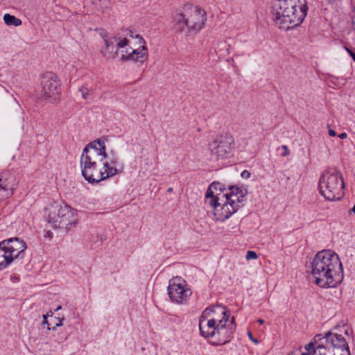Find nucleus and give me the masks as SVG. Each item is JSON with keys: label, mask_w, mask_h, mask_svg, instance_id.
I'll list each match as a JSON object with an SVG mask.
<instances>
[{"label": "nucleus", "mask_w": 355, "mask_h": 355, "mask_svg": "<svg viewBox=\"0 0 355 355\" xmlns=\"http://www.w3.org/2000/svg\"><path fill=\"white\" fill-rule=\"evenodd\" d=\"M104 141H94L84 148L80 157L81 173L89 182H99L118 173L117 169L107 161Z\"/></svg>", "instance_id": "1"}, {"label": "nucleus", "mask_w": 355, "mask_h": 355, "mask_svg": "<svg viewBox=\"0 0 355 355\" xmlns=\"http://www.w3.org/2000/svg\"><path fill=\"white\" fill-rule=\"evenodd\" d=\"M243 198L239 188L231 187L226 190L219 182H214L208 187L205 204L211 208L215 220L223 222L239 209Z\"/></svg>", "instance_id": "2"}, {"label": "nucleus", "mask_w": 355, "mask_h": 355, "mask_svg": "<svg viewBox=\"0 0 355 355\" xmlns=\"http://www.w3.org/2000/svg\"><path fill=\"white\" fill-rule=\"evenodd\" d=\"M314 282L321 288H335L343 277V266L336 253L331 250L318 252L311 261Z\"/></svg>", "instance_id": "3"}, {"label": "nucleus", "mask_w": 355, "mask_h": 355, "mask_svg": "<svg viewBox=\"0 0 355 355\" xmlns=\"http://www.w3.org/2000/svg\"><path fill=\"white\" fill-rule=\"evenodd\" d=\"M306 0H277L273 8V19L280 29L298 26L307 14Z\"/></svg>", "instance_id": "4"}, {"label": "nucleus", "mask_w": 355, "mask_h": 355, "mask_svg": "<svg viewBox=\"0 0 355 355\" xmlns=\"http://www.w3.org/2000/svg\"><path fill=\"white\" fill-rule=\"evenodd\" d=\"M115 42L118 54H120L122 60L144 62L147 57L145 41L131 30L126 31L125 37H116Z\"/></svg>", "instance_id": "5"}, {"label": "nucleus", "mask_w": 355, "mask_h": 355, "mask_svg": "<svg viewBox=\"0 0 355 355\" xmlns=\"http://www.w3.org/2000/svg\"><path fill=\"white\" fill-rule=\"evenodd\" d=\"M206 20L205 12L196 7H185L178 13L173 21V28L178 32L195 34L201 30Z\"/></svg>", "instance_id": "6"}, {"label": "nucleus", "mask_w": 355, "mask_h": 355, "mask_svg": "<svg viewBox=\"0 0 355 355\" xmlns=\"http://www.w3.org/2000/svg\"><path fill=\"white\" fill-rule=\"evenodd\" d=\"M46 221L54 229L68 230L77 221L76 211L66 205L54 202L44 209Z\"/></svg>", "instance_id": "7"}, {"label": "nucleus", "mask_w": 355, "mask_h": 355, "mask_svg": "<svg viewBox=\"0 0 355 355\" xmlns=\"http://www.w3.org/2000/svg\"><path fill=\"white\" fill-rule=\"evenodd\" d=\"M320 194L327 200H340L344 195V181L336 169H327L320 177L318 183Z\"/></svg>", "instance_id": "8"}, {"label": "nucleus", "mask_w": 355, "mask_h": 355, "mask_svg": "<svg viewBox=\"0 0 355 355\" xmlns=\"http://www.w3.org/2000/svg\"><path fill=\"white\" fill-rule=\"evenodd\" d=\"M234 318H232V327L229 328V331H224L223 329H218V325L214 320L209 318L204 313H202L199 319V328L201 335L205 338L214 337L218 336L219 337V342L222 344L226 343L231 334L234 329Z\"/></svg>", "instance_id": "9"}, {"label": "nucleus", "mask_w": 355, "mask_h": 355, "mask_svg": "<svg viewBox=\"0 0 355 355\" xmlns=\"http://www.w3.org/2000/svg\"><path fill=\"white\" fill-rule=\"evenodd\" d=\"M235 141L229 134L216 135L209 144L208 148L212 157L218 159H224L230 156L234 148Z\"/></svg>", "instance_id": "10"}, {"label": "nucleus", "mask_w": 355, "mask_h": 355, "mask_svg": "<svg viewBox=\"0 0 355 355\" xmlns=\"http://www.w3.org/2000/svg\"><path fill=\"white\" fill-rule=\"evenodd\" d=\"M168 293L173 302L183 304L188 300L191 291L183 279L175 277L169 281Z\"/></svg>", "instance_id": "11"}, {"label": "nucleus", "mask_w": 355, "mask_h": 355, "mask_svg": "<svg viewBox=\"0 0 355 355\" xmlns=\"http://www.w3.org/2000/svg\"><path fill=\"white\" fill-rule=\"evenodd\" d=\"M202 313L211 318L212 321L217 324L218 329H223L229 331V328L232 327V322L226 327L228 321L230 313L226 308L222 305H216L207 308Z\"/></svg>", "instance_id": "12"}, {"label": "nucleus", "mask_w": 355, "mask_h": 355, "mask_svg": "<svg viewBox=\"0 0 355 355\" xmlns=\"http://www.w3.org/2000/svg\"><path fill=\"white\" fill-rule=\"evenodd\" d=\"M0 246L4 250L6 257L9 260V264L16 259L27 248L26 244L18 238L10 239L7 241H3L0 243Z\"/></svg>", "instance_id": "13"}, {"label": "nucleus", "mask_w": 355, "mask_h": 355, "mask_svg": "<svg viewBox=\"0 0 355 355\" xmlns=\"http://www.w3.org/2000/svg\"><path fill=\"white\" fill-rule=\"evenodd\" d=\"M325 340L334 351L340 350L341 354L350 355L347 343L341 335L328 332L325 334Z\"/></svg>", "instance_id": "14"}, {"label": "nucleus", "mask_w": 355, "mask_h": 355, "mask_svg": "<svg viewBox=\"0 0 355 355\" xmlns=\"http://www.w3.org/2000/svg\"><path fill=\"white\" fill-rule=\"evenodd\" d=\"M40 85L42 89H58L60 86V81L55 73L47 71L40 76Z\"/></svg>", "instance_id": "15"}, {"label": "nucleus", "mask_w": 355, "mask_h": 355, "mask_svg": "<svg viewBox=\"0 0 355 355\" xmlns=\"http://www.w3.org/2000/svg\"><path fill=\"white\" fill-rule=\"evenodd\" d=\"M13 184L10 178H0V200H5L13 195Z\"/></svg>", "instance_id": "16"}, {"label": "nucleus", "mask_w": 355, "mask_h": 355, "mask_svg": "<svg viewBox=\"0 0 355 355\" xmlns=\"http://www.w3.org/2000/svg\"><path fill=\"white\" fill-rule=\"evenodd\" d=\"M105 46L101 49V53L106 59H114L118 55L117 48L113 44V42L107 38H104Z\"/></svg>", "instance_id": "17"}, {"label": "nucleus", "mask_w": 355, "mask_h": 355, "mask_svg": "<svg viewBox=\"0 0 355 355\" xmlns=\"http://www.w3.org/2000/svg\"><path fill=\"white\" fill-rule=\"evenodd\" d=\"M40 96L42 100L51 103H55L60 101L61 94L58 90H39Z\"/></svg>", "instance_id": "18"}, {"label": "nucleus", "mask_w": 355, "mask_h": 355, "mask_svg": "<svg viewBox=\"0 0 355 355\" xmlns=\"http://www.w3.org/2000/svg\"><path fill=\"white\" fill-rule=\"evenodd\" d=\"M3 19L4 23L8 26H19L22 24V21L20 19L17 18L14 15H11L8 13L5 14Z\"/></svg>", "instance_id": "19"}, {"label": "nucleus", "mask_w": 355, "mask_h": 355, "mask_svg": "<svg viewBox=\"0 0 355 355\" xmlns=\"http://www.w3.org/2000/svg\"><path fill=\"white\" fill-rule=\"evenodd\" d=\"M9 265V260L6 257L4 250L0 246V270Z\"/></svg>", "instance_id": "20"}, {"label": "nucleus", "mask_w": 355, "mask_h": 355, "mask_svg": "<svg viewBox=\"0 0 355 355\" xmlns=\"http://www.w3.org/2000/svg\"><path fill=\"white\" fill-rule=\"evenodd\" d=\"M315 344L314 343L311 342L305 346V349H306L307 352H311V350L313 349V352L315 353V348L319 351L324 348L323 345H320V344L316 345V346H315Z\"/></svg>", "instance_id": "21"}, {"label": "nucleus", "mask_w": 355, "mask_h": 355, "mask_svg": "<svg viewBox=\"0 0 355 355\" xmlns=\"http://www.w3.org/2000/svg\"><path fill=\"white\" fill-rule=\"evenodd\" d=\"M258 257L257 253L254 251H248L246 254V259L248 260L250 259H257Z\"/></svg>", "instance_id": "22"}, {"label": "nucleus", "mask_w": 355, "mask_h": 355, "mask_svg": "<svg viewBox=\"0 0 355 355\" xmlns=\"http://www.w3.org/2000/svg\"><path fill=\"white\" fill-rule=\"evenodd\" d=\"M325 338V336H323L322 334H317L315 337H314V343L315 345H318V342L322 340V339Z\"/></svg>", "instance_id": "23"}, {"label": "nucleus", "mask_w": 355, "mask_h": 355, "mask_svg": "<svg viewBox=\"0 0 355 355\" xmlns=\"http://www.w3.org/2000/svg\"><path fill=\"white\" fill-rule=\"evenodd\" d=\"M282 148H283V150H284V152H283V153H282V155L283 157L288 156V155H289V153H290V151H289V150H288V148L287 146L284 145V146H282Z\"/></svg>", "instance_id": "24"}, {"label": "nucleus", "mask_w": 355, "mask_h": 355, "mask_svg": "<svg viewBox=\"0 0 355 355\" xmlns=\"http://www.w3.org/2000/svg\"><path fill=\"white\" fill-rule=\"evenodd\" d=\"M79 91L81 92L82 97L84 99L88 98L90 94L88 90H87L86 92H84V90H79Z\"/></svg>", "instance_id": "25"}, {"label": "nucleus", "mask_w": 355, "mask_h": 355, "mask_svg": "<svg viewBox=\"0 0 355 355\" xmlns=\"http://www.w3.org/2000/svg\"><path fill=\"white\" fill-rule=\"evenodd\" d=\"M248 337L249 338L253 341L254 343L257 344L259 343L258 340L256 339V338H254L253 336H252V334L250 332V331H248Z\"/></svg>", "instance_id": "26"}, {"label": "nucleus", "mask_w": 355, "mask_h": 355, "mask_svg": "<svg viewBox=\"0 0 355 355\" xmlns=\"http://www.w3.org/2000/svg\"><path fill=\"white\" fill-rule=\"evenodd\" d=\"M242 177L243 178H250V172H248V171H244L242 174H241Z\"/></svg>", "instance_id": "27"}, {"label": "nucleus", "mask_w": 355, "mask_h": 355, "mask_svg": "<svg viewBox=\"0 0 355 355\" xmlns=\"http://www.w3.org/2000/svg\"><path fill=\"white\" fill-rule=\"evenodd\" d=\"M328 133H329V135L331 137H334L336 135V132L332 129H329Z\"/></svg>", "instance_id": "28"}, {"label": "nucleus", "mask_w": 355, "mask_h": 355, "mask_svg": "<svg viewBox=\"0 0 355 355\" xmlns=\"http://www.w3.org/2000/svg\"><path fill=\"white\" fill-rule=\"evenodd\" d=\"M47 315H43V321H42V324H48V321H47Z\"/></svg>", "instance_id": "29"}, {"label": "nucleus", "mask_w": 355, "mask_h": 355, "mask_svg": "<svg viewBox=\"0 0 355 355\" xmlns=\"http://www.w3.org/2000/svg\"><path fill=\"white\" fill-rule=\"evenodd\" d=\"M347 133H345V132H343L338 135L339 138H340L341 139H344L347 138Z\"/></svg>", "instance_id": "30"}, {"label": "nucleus", "mask_w": 355, "mask_h": 355, "mask_svg": "<svg viewBox=\"0 0 355 355\" xmlns=\"http://www.w3.org/2000/svg\"><path fill=\"white\" fill-rule=\"evenodd\" d=\"M346 51L349 53V54L351 55V57L353 58V56L355 55V53L352 52L347 47H345Z\"/></svg>", "instance_id": "31"}, {"label": "nucleus", "mask_w": 355, "mask_h": 355, "mask_svg": "<svg viewBox=\"0 0 355 355\" xmlns=\"http://www.w3.org/2000/svg\"><path fill=\"white\" fill-rule=\"evenodd\" d=\"M231 50H232V46H231V45H230V44H228V45H227V53H230V51H231Z\"/></svg>", "instance_id": "32"}, {"label": "nucleus", "mask_w": 355, "mask_h": 355, "mask_svg": "<svg viewBox=\"0 0 355 355\" xmlns=\"http://www.w3.org/2000/svg\"><path fill=\"white\" fill-rule=\"evenodd\" d=\"M354 213V214L355 215V205L353 206L352 209L349 211V213Z\"/></svg>", "instance_id": "33"}, {"label": "nucleus", "mask_w": 355, "mask_h": 355, "mask_svg": "<svg viewBox=\"0 0 355 355\" xmlns=\"http://www.w3.org/2000/svg\"><path fill=\"white\" fill-rule=\"evenodd\" d=\"M257 321H258V322H259V324H263V323H264V320H263V319H261V318L258 319V320H257Z\"/></svg>", "instance_id": "34"}, {"label": "nucleus", "mask_w": 355, "mask_h": 355, "mask_svg": "<svg viewBox=\"0 0 355 355\" xmlns=\"http://www.w3.org/2000/svg\"><path fill=\"white\" fill-rule=\"evenodd\" d=\"M302 355H312V352H306V353H302Z\"/></svg>", "instance_id": "35"}, {"label": "nucleus", "mask_w": 355, "mask_h": 355, "mask_svg": "<svg viewBox=\"0 0 355 355\" xmlns=\"http://www.w3.org/2000/svg\"><path fill=\"white\" fill-rule=\"evenodd\" d=\"M352 27L355 30V20L354 19L352 20Z\"/></svg>", "instance_id": "36"}, {"label": "nucleus", "mask_w": 355, "mask_h": 355, "mask_svg": "<svg viewBox=\"0 0 355 355\" xmlns=\"http://www.w3.org/2000/svg\"><path fill=\"white\" fill-rule=\"evenodd\" d=\"M62 324V320L60 321V322H58V324H56V326H61Z\"/></svg>", "instance_id": "37"}, {"label": "nucleus", "mask_w": 355, "mask_h": 355, "mask_svg": "<svg viewBox=\"0 0 355 355\" xmlns=\"http://www.w3.org/2000/svg\"><path fill=\"white\" fill-rule=\"evenodd\" d=\"M60 309H61V306H59L55 309V311H58V310H60Z\"/></svg>", "instance_id": "38"}, {"label": "nucleus", "mask_w": 355, "mask_h": 355, "mask_svg": "<svg viewBox=\"0 0 355 355\" xmlns=\"http://www.w3.org/2000/svg\"><path fill=\"white\" fill-rule=\"evenodd\" d=\"M334 355H345V354H339V353H338V352H335V353H334Z\"/></svg>", "instance_id": "39"}, {"label": "nucleus", "mask_w": 355, "mask_h": 355, "mask_svg": "<svg viewBox=\"0 0 355 355\" xmlns=\"http://www.w3.org/2000/svg\"><path fill=\"white\" fill-rule=\"evenodd\" d=\"M172 190H173V189H172V188H169V189H168V192L172 191Z\"/></svg>", "instance_id": "40"}, {"label": "nucleus", "mask_w": 355, "mask_h": 355, "mask_svg": "<svg viewBox=\"0 0 355 355\" xmlns=\"http://www.w3.org/2000/svg\"><path fill=\"white\" fill-rule=\"evenodd\" d=\"M116 162V160H113V161H112V164H115Z\"/></svg>", "instance_id": "41"}, {"label": "nucleus", "mask_w": 355, "mask_h": 355, "mask_svg": "<svg viewBox=\"0 0 355 355\" xmlns=\"http://www.w3.org/2000/svg\"><path fill=\"white\" fill-rule=\"evenodd\" d=\"M353 60L355 62V55L353 56Z\"/></svg>", "instance_id": "42"}, {"label": "nucleus", "mask_w": 355, "mask_h": 355, "mask_svg": "<svg viewBox=\"0 0 355 355\" xmlns=\"http://www.w3.org/2000/svg\"><path fill=\"white\" fill-rule=\"evenodd\" d=\"M99 1H101L102 0H98Z\"/></svg>", "instance_id": "43"}]
</instances>
